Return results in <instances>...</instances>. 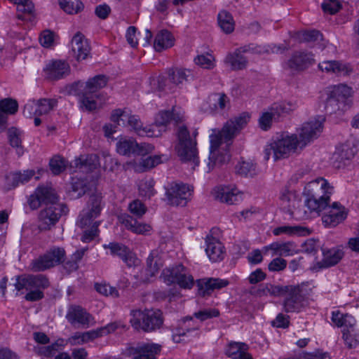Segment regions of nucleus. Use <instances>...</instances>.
Listing matches in <instances>:
<instances>
[{
	"label": "nucleus",
	"instance_id": "nucleus-1",
	"mask_svg": "<svg viewBox=\"0 0 359 359\" xmlns=\"http://www.w3.org/2000/svg\"><path fill=\"white\" fill-rule=\"evenodd\" d=\"M305 191L308 196L305 203L311 212H320L327 210L322 217L325 226H336L346 218L347 212L340 203L334 202L332 205L328 206L333 187L325 179L317 178L309 182L305 187Z\"/></svg>",
	"mask_w": 359,
	"mask_h": 359
},
{
	"label": "nucleus",
	"instance_id": "nucleus-2",
	"mask_svg": "<svg viewBox=\"0 0 359 359\" xmlns=\"http://www.w3.org/2000/svg\"><path fill=\"white\" fill-rule=\"evenodd\" d=\"M57 196L54 189L48 187H39L28 199L31 209H37L41 203L46 205L39 214V228L41 231L50 230L59 221L62 214H67L68 208L65 204L57 203Z\"/></svg>",
	"mask_w": 359,
	"mask_h": 359
},
{
	"label": "nucleus",
	"instance_id": "nucleus-3",
	"mask_svg": "<svg viewBox=\"0 0 359 359\" xmlns=\"http://www.w3.org/2000/svg\"><path fill=\"white\" fill-rule=\"evenodd\" d=\"M250 119L248 113H243L240 116L228 121L221 130H213V133L210 135V147L209 162L208 163V171L212 170L215 166L221 165L230 160V155L227 151L222 152L218 150L219 147L223 142L231 141L245 127Z\"/></svg>",
	"mask_w": 359,
	"mask_h": 359
},
{
	"label": "nucleus",
	"instance_id": "nucleus-4",
	"mask_svg": "<svg viewBox=\"0 0 359 359\" xmlns=\"http://www.w3.org/2000/svg\"><path fill=\"white\" fill-rule=\"evenodd\" d=\"M130 323L137 331L151 332L160 329L163 323L162 312L158 310H133Z\"/></svg>",
	"mask_w": 359,
	"mask_h": 359
},
{
	"label": "nucleus",
	"instance_id": "nucleus-5",
	"mask_svg": "<svg viewBox=\"0 0 359 359\" xmlns=\"http://www.w3.org/2000/svg\"><path fill=\"white\" fill-rule=\"evenodd\" d=\"M299 147L297 135H281L271 143L266 145L264 151V158L268 161L271 156L278 161L287 158Z\"/></svg>",
	"mask_w": 359,
	"mask_h": 359
},
{
	"label": "nucleus",
	"instance_id": "nucleus-6",
	"mask_svg": "<svg viewBox=\"0 0 359 359\" xmlns=\"http://www.w3.org/2000/svg\"><path fill=\"white\" fill-rule=\"evenodd\" d=\"M177 136V144L175 146V150L181 161H192L195 165H198L199 161L196 142L191 137L187 128L184 126H179Z\"/></svg>",
	"mask_w": 359,
	"mask_h": 359
},
{
	"label": "nucleus",
	"instance_id": "nucleus-7",
	"mask_svg": "<svg viewBox=\"0 0 359 359\" xmlns=\"http://www.w3.org/2000/svg\"><path fill=\"white\" fill-rule=\"evenodd\" d=\"M65 250L62 248L53 247L43 255L33 259L29 268L32 271L41 272L53 268L65 262Z\"/></svg>",
	"mask_w": 359,
	"mask_h": 359
},
{
	"label": "nucleus",
	"instance_id": "nucleus-8",
	"mask_svg": "<svg viewBox=\"0 0 359 359\" xmlns=\"http://www.w3.org/2000/svg\"><path fill=\"white\" fill-rule=\"evenodd\" d=\"M351 93V88L346 85L341 84L333 87L326 99L325 106L326 113L332 114L338 111L346 110L347 98Z\"/></svg>",
	"mask_w": 359,
	"mask_h": 359
},
{
	"label": "nucleus",
	"instance_id": "nucleus-9",
	"mask_svg": "<svg viewBox=\"0 0 359 359\" xmlns=\"http://www.w3.org/2000/svg\"><path fill=\"white\" fill-rule=\"evenodd\" d=\"M193 190L183 183H171L165 188L168 203L174 206H184L191 200Z\"/></svg>",
	"mask_w": 359,
	"mask_h": 359
},
{
	"label": "nucleus",
	"instance_id": "nucleus-10",
	"mask_svg": "<svg viewBox=\"0 0 359 359\" xmlns=\"http://www.w3.org/2000/svg\"><path fill=\"white\" fill-rule=\"evenodd\" d=\"M163 273L168 282L177 283L183 289H191L194 286V277L189 270L182 264L167 268Z\"/></svg>",
	"mask_w": 359,
	"mask_h": 359
},
{
	"label": "nucleus",
	"instance_id": "nucleus-11",
	"mask_svg": "<svg viewBox=\"0 0 359 359\" xmlns=\"http://www.w3.org/2000/svg\"><path fill=\"white\" fill-rule=\"evenodd\" d=\"M102 209L101 194L95 193L91 194L87 203V208L80 214L77 224L81 228L90 224L92 220L100 214Z\"/></svg>",
	"mask_w": 359,
	"mask_h": 359
},
{
	"label": "nucleus",
	"instance_id": "nucleus-12",
	"mask_svg": "<svg viewBox=\"0 0 359 359\" xmlns=\"http://www.w3.org/2000/svg\"><path fill=\"white\" fill-rule=\"evenodd\" d=\"M285 297L283 309L286 313L300 312L308 304L307 299L299 286L291 285V290Z\"/></svg>",
	"mask_w": 359,
	"mask_h": 359
},
{
	"label": "nucleus",
	"instance_id": "nucleus-13",
	"mask_svg": "<svg viewBox=\"0 0 359 359\" xmlns=\"http://www.w3.org/2000/svg\"><path fill=\"white\" fill-rule=\"evenodd\" d=\"M191 79H193V75L189 69L175 68L169 69L168 78L159 76L157 81L158 89L160 90H165L171 89V86L168 83V81L175 86H179Z\"/></svg>",
	"mask_w": 359,
	"mask_h": 359
},
{
	"label": "nucleus",
	"instance_id": "nucleus-14",
	"mask_svg": "<svg viewBox=\"0 0 359 359\" xmlns=\"http://www.w3.org/2000/svg\"><path fill=\"white\" fill-rule=\"evenodd\" d=\"M66 318L72 325H79L83 328H88L95 323L94 317L86 309L79 305L69 306Z\"/></svg>",
	"mask_w": 359,
	"mask_h": 359
},
{
	"label": "nucleus",
	"instance_id": "nucleus-15",
	"mask_svg": "<svg viewBox=\"0 0 359 359\" xmlns=\"http://www.w3.org/2000/svg\"><path fill=\"white\" fill-rule=\"evenodd\" d=\"M323 130V123L319 120H311L304 123L297 130V139L300 149L317 138Z\"/></svg>",
	"mask_w": 359,
	"mask_h": 359
},
{
	"label": "nucleus",
	"instance_id": "nucleus-16",
	"mask_svg": "<svg viewBox=\"0 0 359 359\" xmlns=\"http://www.w3.org/2000/svg\"><path fill=\"white\" fill-rule=\"evenodd\" d=\"M50 283L46 276L43 274H29L18 276L15 287L18 291L22 289L29 290L33 288L42 290L48 287Z\"/></svg>",
	"mask_w": 359,
	"mask_h": 359
},
{
	"label": "nucleus",
	"instance_id": "nucleus-17",
	"mask_svg": "<svg viewBox=\"0 0 359 359\" xmlns=\"http://www.w3.org/2000/svg\"><path fill=\"white\" fill-rule=\"evenodd\" d=\"M154 147L148 143H137L135 140H121L116 144L117 152L123 156H130L131 154H137L144 156L153 151Z\"/></svg>",
	"mask_w": 359,
	"mask_h": 359
},
{
	"label": "nucleus",
	"instance_id": "nucleus-18",
	"mask_svg": "<svg viewBox=\"0 0 359 359\" xmlns=\"http://www.w3.org/2000/svg\"><path fill=\"white\" fill-rule=\"evenodd\" d=\"M104 249H109L110 254L118 257L128 267L136 266L140 264V259L126 245L117 242H111L103 245Z\"/></svg>",
	"mask_w": 359,
	"mask_h": 359
},
{
	"label": "nucleus",
	"instance_id": "nucleus-19",
	"mask_svg": "<svg viewBox=\"0 0 359 359\" xmlns=\"http://www.w3.org/2000/svg\"><path fill=\"white\" fill-rule=\"evenodd\" d=\"M315 62L313 54L303 51L294 52L286 62L285 68L292 72H299L307 69Z\"/></svg>",
	"mask_w": 359,
	"mask_h": 359
},
{
	"label": "nucleus",
	"instance_id": "nucleus-20",
	"mask_svg": "<svg viewBox=\"0 0 359 359\" xmlns=\"http://www.w3.org/2000/svg\"><path fill=\"white\" fill-rule=\"evenodd\" d=\"M198 294L201 297L210 296L215 290L226 287L229 282L218 278H204L196 281Z\"/></svg>",
	"mask_w": 359,
	"mask_h": 359
},
{
	"label": "nucleus",
	"instance_id": "nucleus-21",
	"mask_svg": "<svg viewBox=\"0 0 359 359\" xmlns=\"http://www.w3.org/2000/svg\"><path fill=\"white\" fill-rule=\"evenodd\" d=\"M212 194L216 200L229 205H233L242 201V193L235 187H217L213 189Z\"/></svg>",
	"mask_w": 359,
	"mask_h": 359
},
{
	"label": "nucleus",
	"instance_id": "nucleus-22",
	"mask_svg": "<svg viewBox=\"0 0 359 359\" xmlns=\"http://www.w3.org/2000/svg\"><path fill=\"white\" fill-rule=\"evenodd\" d=\"M160 346L155 344H139L128 348L133 359H155L160 352Z\"/></svg>",
	"mask_w": 359,
	"mask_h": 359
},
{
	"label": "nucleus",
	"instance_id": "nucleus-23",
	"mask_svg": "<svg viewBox=\"0 0 359 359\" xmlns=\"http://www.w3.org/2000/svg\"><path fill=\"white\" fill-rule=\"evenodd\" d=\"M69 65L65 61L50 62L44 69L46 77L49 80H58L69 74Z\"/></svg>",
	"mask_w": 359,
	"mask_h": 359
},
{
	"label": "nucleus",
	"instance_id": "nucleus-24",
	"mask_svg": "<svg viewBox=\"0 0 359 359\" xmlns=\"http://www.w3.org/2000/svg\"><path fill=\"white\" fill-rule=\"evenodd\" d=\"M90 46L87 39L81 32H77L72 40V52L73 56L78 60L87 58L90 53Z\"/></svg>",
	"mask_w": 359,
	"mask_h": 359
},
{
	"label": "nucleus",
	"instance_id": "nucleus-25",
	"mask_svg": "<svg viewBox=\"0 0 359 359\" xmlns=\"http://www.w3.org/2000/svg\"><path fill=\"white\" fill-rule=\"evenodd\" d=\"M323 258L322 261L318 262L313 267V270L319 271L324 268H329L336 265L344 257V252L341 249L331 248L323 250Z\"/></svg>",
	"mask_w": 359,
	"mask_h": 359
},
{
	"label": "nucleus",
	"instance_id": "nucleus-26",
	"mask_svg": "<svg viewBox=\"0 0 359 359\" xmlns=\"http://www.w3.org/2000/svg\"><path fill=\"white\" fill-rule=\"evenodd\" d=\"M240 50L243 53H252V54H258L262 55L264 53L269 54L272 53H283L285 50H287L288 48L286 46H276L273 45L272 47L271 46H261L257 45L256 43H249L247 45H244L241 46Z\"/></svg>",
	"mask_w": 359,
	"mask_h": 359
},
{
	"label": "nucleus",
	"instance_id": "nucleus-27",
	"mask_svg": "<svg viewBox=\"0 0 359 359\" xmlns=\"http://www.w3.org/2000/svg\"><path fill=\"white\" fill-rule=\"evenodd\" d=\"M18 104L16 100L6 98L0 101V132L7 127L8 114H14L18 111Z\"/></svg>",
	"mask_w": 359,
	"mask_h": 359
},
{
	"label": "nucleus",
	"instance_id": "nucleus-28",
	"mask_svg": "<svg viewBox=\"0 0 359 359\" xmlns=\"http://www.w3.org/2000/svg\"><path fill=\"white\" fill-rule=\"evenodd\" d=\"M229 100L224 93H215L209 96L207 102L203 106L205 112L213 113L218 110H223L229 104Z\"/></svg>",
	"mask_w": 359,
	"mask_h": 359
},
{
	"label": "nucleus",
	"instance_id": "nucleus-29",
	"mask_svg": "<svg viewBox=\"0 0 359 359\" xmlns=\"http://www.w3.org/2000/svg\"><path fill=\"white\" fill-rule=\"evenodd\" d=\"M99 157L96 154L81 155L76 158L72 166L82 172H88L94 170L99 165Z\"/></svg>",
	"mask_w": 359,
	"mask_h": 359
},
{
	"label": "nucleus",
	"instance_id": "nucleus-30",
	"mask_svg": "<svg viewBox=\"0 0 359 359\" xmlns=\"http://www.w3.org/2000/svg\"><path fill=\"white\" fill-rule=\"evenodd\" d=\"M205 252L212 262H218L224 258V246L218 239L214 237H207Z\"/></svg>",
	"mask_w": 359,
	"mask_h": 359
},
{
	"label": "nucleus",
	"instance_id": "nucleus-31",
	"mask_svg": "<svg viewBox=\"0 0 359 359\" xmlns=\"http://www.w3.org/2000/svg\"><path fill=\"white\" fill-rule=\"evenodd\" d=\"M289 290H291V285H275L266 283L259 286L256 294L259 297L267 295L282 297L285 296Z\"/></svg>",
	"mask_w": 359,
	"mask_h": 359
},
{
	"label": "nucleus",
	"instance_id": "nucleus-32",
	"mask_svg": "<svg viewBox=\"0 0 359 359\" xmlns=\"http://www.w3.org/2000/svg\"><path fill=\"white\" fill-rule=\"evenodd\" d=\"M175 38L166 29H162L157 33L154 41V48L156 51L161 52L173 46Z\"/></svg>",
	"mask_w": 359,
	"mask_h": 359
},
{
	"label": "nucleus",
	"instance_id": "nucleus-33",
	"mask_svg": "<svg viewBox=\"0 0 359 359\" xmlns=\"http://www.w3.org/2000/svg\"><path fill=\"white\" fill-rule=\"evenodd\" d=\"M118 219L127 229L135 233H144L151 229L149 225L138 222L136 219L128 214L120 215Z\"/></svg>",
	"mask_w": 359,
	"mask_h": 359
},
{
	"label": "nucleus",
	"instance_id": "nucleus-34",
	"mask_svg": "<svg viewBox=\"0 0 359 359\" xmlns=\"http://www.w3.org/2000/svg\"><path fill=\"white\" fill-rule=\"evenodd\" d=\"M135 132L140 136L154 137L158 135L154 133V126H143L137 116L128 114L127 121Z\"/></svg>",
	"mask_w": 359,
	"mask_h": 359
},
{
	"label": "nucleus",
	"instance_id": "nucleus-35",
	"mask_svg": "<svg viewBox=\"0 0 359 359\" xmlns=\"http://www.w3.org/2000/svg\"><path fill=\"white\" fill-rule=\"evenodd\" d=\"M243 53L240 50V48H236L234 52L229 53L226 56L224 62L229 65L232 70H241L247 67L248 60L242 54Z\"/></svg>",
	"mask_w": 359,
	"mask_h": 359
},
{
	"label": "nucleus",
	"instance_id": "nucleus-36",
	"mask_svg": "<svg viewBox=\"0 0 359 359\" xmlns=\"http://www.w3.org/2000/svg\"><path fill=\"white\" fill-rule=\"evenodd\" d=\"M275 236L286 234L288 236H304L311 233V230L305 226L300 225L289 226L285 225L275 228L273 230Z\"/></svg>",
	"mask_w": 359,
	"mask_h": 359
},
{
	"label": "nucleus",
	"instance_id": "nucleus-37",
	"mask_svg": "<svg viewBox=\"0 0 359 359\" xmlns=\"http://www.w3.org/2000/svg\"><path fill=\"white\" fill-rule=\"evenodd\" d=\"M357 152V149L353 144L348 142L342 144L337 147L334 154V157L337 161L344 162L352 159Z\"/></svg>",
	"mask_w": 359,
	"mask_h": 359
},
{
	"label": "nucleus",
	"instance_id": "nucleus-38",
	"mask_svg": "<svg viewBox=\"0 0 359 359\" xmlns=\"http://www.w3.org/2000/svg\"><path fill=\"white\" fill-rule=\"evenodd\" d=\"M160 265L158 251L152 250L147 259V268L144 271L146 277L142 280L149 281V277H153L158 271Z\"/></svg>",
	"mask_w": 359,
	"mask_h": 359
},
{
	"label": "nucleus",
	"instance_id": "nucleus-39",
	"mask_svg": "<svg viewBox=\"0 0 359 359\" xmlns=\"http://www.w3.org/2000/svg\"><path fill=\"white\" fill-rule=\"evenodd\" d=\"M318 67L322 71L327 73L347 74L348 72V67L345 65L336 60L323 61L319 63Z\"/></svg>",
	"mask_w": 359,
	"mask_h": 359
},
{
	"label": "nucleus",
	"instance_id": "nucleus-40",
	"mask_svg": "<svg viewBox=\"0 0 359 359\" xmlns=\"http://www.w3.org/2000/svg\"><path fill=\"white\" fill-rule=\"evenodd\" d=\"M295 108V104L283 102L280 103H274L269 108V110L271 111L272 116H273L274 121H278L281 117L286 116Z\"/></svg>",
	"mask_w": 359,
	"mask_h": 359
},
{
	"label": "nucleus",
	"instance_id": "nucleus-41",
	"mask_svg": "<svg viewBox=\"0 0 359 359\" xmlns=\"http://www.w3.org/2000/svg\"><path fill=\"white\" fill-rule=\"evenodd\" d=\"M108 82V78L102 74L97 75L90 79L86 83L85 91L96 94L101 88L106 86Z\"/></svg>",
	"mask_w": 359,
	"mask_h": 359
},
{
	"label": "nucleus",
	"instance_id": "nucleus-42",
	"mask_svg": "<svg viewBox=\"0 0 359 359\" xmlns=\"http://www.w3.org/2000/svg\"><path fill=\"white\" fill-rule=\"evenodd\" d=\"M192 320V317H186L183 320V324L180 327H177L175 329V332L172 334V340L175 343H180L182 341H185V337H187L188 334L196 332L198 330L197 327H188L186 325L187 321H191Z\"/></svg>",
	"mask_w": 359,
	"mask_h": 359
},
{
	"label": "nucleus",
	"instance_id": "nucleus-43",
	"mask_svg": "<svg viewBox=\"0 0 359 359\" xmlns=\"http://www.w3.org/2000/svg\"><path fill=\"white\" fill-rule=\"evenodd\" d=\"M217 18L218 24L224 32L230 34L234 30V21L229 13L222 11L219 13Z\"/></svg>",
	"mask_w": 359,
	"mask_h": 359
},
{
	"label": "nucleus",
	"instance_id": "nucleus-44",
	"mask_svg": "<svg viewBox=\"0 0 359 359\" xmlns=\"http://www.w3.org/2000/svg\"><path fill=\"white\" fill-rule=\"evenodd\" d=\"M281 208L287 212L292 214L295 205V196L287 190H284L280 195Z\"/></svg>",
	"mask_w": 359,
	"mask_h": 359
},
{
	"label": "nucleus",
	"instance_id": "nucleus-45",
	"mask_svg": "<svg viewBox=\"0 0 359 359\" xmlns=\"http://www.w3.org/2000/svg\"><path fill=\"white\" fill-rule=\"evenodd\" d=\"M60 7L69 14H76L83 9V4L80 0H59Z\"/></svg>",
	"mask_w": 359,
	"mask_h": 359
},
{
	"label": "nucleus",
	"instance_id": "nucleus-46",
	"mask_svg": "<svg viewBox=\"0 0 359 359\" xmlns=\"http://www.w3.org/2000/svg\"><path fill=\"white\" fill-rule=\"evenodd\" d=\"M342 338L348 348H355L359 344V333L355 329L342 330Z\"/></svg>",
	"mask_w": 359,
	"mask_h": 359
},
{
	"label": "nucleus",
	"instance_id": "nucleus-47",
	"mask_svg": "<svg viewBox=\"0 0 359 359\" xmlns=\"http://www.w3.org/2000/svg\"><path fill=\"white\" fill-rule=\"evenodd\" d=\"M86 249L76 250L64 262V267L68 272L76 271L79 268V262L83 258Z\"/></svg>",
	"mask_w": 359,
	"mask_h": 359
},
{
	"label": "nucleus",
	"instance_id": "nucleus-48",
	"mask_svg": "<svg viewBox=\"0 0 359 359\" xmlns=\"http://www.w3.org/2000/svg\"><path fill=\"white\" fill-rule=\"evenodd\" d=\"M57 102L55 99H40L36 102L37 108L35 109V113L37 116L46 114L56 106Z\"/></svg>",
	"mask_w": 359,
	"mask_h": 359
},
{
	"label": "nucleus",
	"instance_id": "nucleus-49",
	"mask_svg": "<svg viewBox=\"0 0 359 359\" xmlns=\"http://www.w3.org/2000/svg\"><path fill=\"white\" fill-rule=\"evenodd\" d=\"M248 349V346L245 343L231 342L226 350V354L233 359H238Z\"/></svg>",
	"mask_w": 359,
	"mask_h": 359
},
{
	"label": "nucleus",
	"instance_id": "nucleus-50",
	"mask_svg": "<svg viewBox=\"0 0 359 359\" xmlns=\"http://www.w3.org/2000/svg\"><path fill=\"white\" fill-rule=\"evenodd\" d=\"M154 180L152 178L142 180L139 184V191L141 196L151 198L156 193L154 187Z\"/></svg>",
	"mask_w": 359,
	"mask_h": 359
},
{
	"label": "nucleus",
	"instance_id": "nucleus-51",
	"mask_svg": "<svg viewBox=\"0 0 359 359\" xmlns=\"http://www.w3.org/2000/svg\"><path fill=\"white\" fill-rule=\"evenodd\" d=\"M95 97H97V94H93L84 90L81 99V107L89 111L95 110L97 108V102Z\"/></svg>",
	"mask_w": 359,
	"mask_h": 359
},
{
	"label": "nucleus",
	"instance_id": "nucleus-52",
	"mask_svg": "<svg viewBox=\"0 0 359 359\" xmlns=\"http://www.w3.org/2000/svg\"><path fill=\"white\" fill-rule=\"evenodd\" d=\"M236 169L239 175L245 177H252L256 174V165L250 161H243L238 163Z\"/></svg>",
	"mask_w": 359,
	"mask_h": 359
},
{
	"label": "nucleus",
	"instance_id": "nucleus-53",
	"mask_svg": "<svg viewBox=\"0 0 359 359\" xmlns=\"http://www.w3.org/2000/svg\"><path fill=\"white\" fill-rule=\"evenodd\" d=\"M49 165L50 170L54 175H59L65 170L67 161L60 156H55L50 159Z\"/></svg>",
	"mask_w": 359,
	"mask_h": 359
},
{
	"label": "nucleus",
	"instance_id": "nucleus-54",
	"mask_svg": "<svg viewBox=\"0 0 359 359\" xmlns=\"http://www.w3.org/2000/svg\"><path fill=\"white\" fill-rule=\"evenodd\" d=\"M21 135L22 132L16 128H11L8 130V137L10 144L13 147L20 148L21 149Z\"/></svg>",
	"mask_w": 359,
	"mask_h": 359
},
{
	"label": "nucleus",
	"instance_id": "nucleus-55",
	"mask_svg": "<svg viewBox=\"0 0 359 359\" xmlns=\"http://www.w3.org/2000/svg\"><path fill=\"white\" fill-rule=\"evenodd\" d=\"M34 170H25L24 172H16L13 175V184L15 187L19 184L27 182L34 175Z\"/></svg>",
	"mask_w": 359,
	"mask_h": 359
},
{
	"label": "nucleus",
	"instance_id": "nucleus-56",
	"mask_svg": "<svg viewBox=\"0 0 359 359\" xmlns=\"http://www.w3.org/2000/svg\"><path fill=\"white\" fill-rule=\"evenodd\" d=\"M95 288L97 292L105 296H111L114 298L119 296L118 292L115 287L107 284L96 283Z\"/></svg>",
	"mask_w": 359,
	"mask_h": 359
},
{
	"label": "nucleus",
	"instance_id": "nucleus-57",
	"mask_svg": "<svg viewBox=\"0 0 359 359\" xmlns=\"http://www.w3.org/2000/svg\"><path fill=\"white\" fill-rule=\"evenodd\" d=\"M130 212L135 217L140 218L147 210L146 207L140 200H135L129 204Z\"/></svg>",
	"mask_w": 359,
	"mask_h": 359
},
{
	"label": "nucleus",
	"instance_id": "nucleus-58",
	"mask_svg": "<svg viewBox=\"0 0 359 359\" xmlns=\"http://www.w3.org/2000/svg\"><path fill=\"white\" fill-rule=\"evenodd\" d=\"M194 61L196 65L204 69H212L214 67V57L212 55H198Z\"/></svg>",
	"mask_w": 359,
	"mask_h": 359
},
{
	"label": "nucleus",
	"instance_id": "nucleus-59",
	"mask_svg": "<svg viewBox=\"0 0 359 359\" xmlns=\"http://www.w3.org/2000/svg\"><path fill=\"white\" fill-rule=\"evenodd\" d=\"M323 39L322 34L316 29L306 31L301 34L300 39L305 42H313L320 41Z\"/></svg>",
	"mask_w": 359,
	"mask_h": 359
},
{
	"label": "nucleus",
	"instance_id": "nucleus-60",
	"mask_svg": "<svg viewBox=\"0 0 359 359\" xmlns=\"http://www.w3.org/2000/svg\"><path fill=\"white\" fill-rule=\"evenodd\" d=\"M321 7L324 12L334 14L339 11L341 5L337 0H325L322 4Z\"/></svg>",
	"mask_w": 359,
	"mask_h": 359
},
{
	"label": "nucleus",
	"instance_id": "nucleus-61",
	"mask_svg": "<svg viewBox=\"0 0 359 359\" xmlns=\"http://www.w3.org/2000/svg\"><path fill=\"white\" fill-rule=\"evenodd\" d=\"M171 121L170 111H161L156 117L154 128L158 126H165Z\"/></svg>",
	"mask_w": 359,
	"mask_h": 359
},
{
	"label": "nucleus",
	"instance_id": "nucleus-62",
	"mask_svg": "<svg viewBox=\"0 0 359 359\" xmlns=\"http://www.w3.org/2000/svg\"><path fill=\"white\" fill-rule=\"evenodd\" d=\"M219 315V310L215 309L202 310L194 313V316L201 321H204L213 317H217Z\"/></svg>",
	"mask_w": 359,
	"mask_h": 359
},
{
	"label": "nucleus",
	"instance_id": "nucleus-63",
	"mask_svg": "<svg viewBox=\"0 0 359 359\" xmlns=\"http://www.w3.org/2000/svg\"><path fill=\"white\" fill-rule=\"evenodd\" d=\"M287 266V261L280 257L273 259L268 266L269 270L271 271H280L284 270Z\"/></svg>",
	"mask_w": 359,
	"mask_h": 359
},
{
	"label": "nucleus",
	"instance_id": "nucleus-64",
	"mask_svg": "<svg viewBox=\"0 0 359 359\" xmlns=\"http://www.w3.org/2000/svg\"><path fill=\"white\" fill-rule=\"evenodd\" d=\"M273 121H274L273 116H272L271 111L269 109L260 116L259 120V126L262 130H267L271 127Z\"/></svg>",
	"mask_w": 359,
	"mask_h": 359
}]
</instances>
